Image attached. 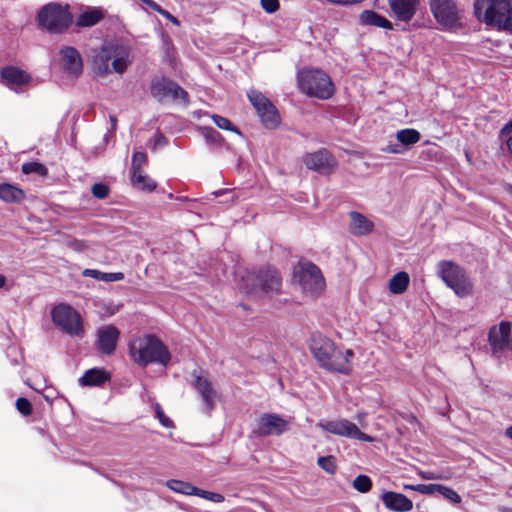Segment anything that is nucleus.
<instances>
[{
  "instance_id": "obj_14",
  "label": "nucleus",
  "mask_w": 512,
  "mask_h": 512,
  "mask_svg": "<svg viewBox=\"0 0 512 512\" xmlns=\"http://www.w3.org/2000/svg\"><path fill=\"white\" fill-rule=\"evenodd\" d=\"M488 343L493 354L502 353L512 343V325L508 321H501L488 332Z\"/></svg>"
},
{
  "instance_id": "obj_19",
  "label": "nucleus",
  "mask_w": 512,
  "mask_h": 512,
  "mask_svg": "<svg viewBox=\"0 0 512 512\" xmlns=\"http://www.w3.org/2000/svg\"><path fill=\"white\" fill-rule=\"evenodd\" d=\"M391 11L397 20L409 22L415 15L419 0H388Z\"/></svg>"
},
{
  "instance_id": "obj_55",
  "label": "nucleus",
  "mask_w": 512,
  "mask_h": 512,
  "mask_svg": "<svg viewBox=\"0 0 512 512\" xmlns=\"http://www.w3.org/2000/svg\"><path fill=\"white\" fill-rule=\"evenodd\" d=\"M506 147L512 154V136H509L506 140Z\"/></svg>"
},
{
  "instance_id": "obj_61",
  "label": "nucleus",
  "mask_w": 512,
  "mask_h": 512,
  "mask_svg": "<svg viewBox=\"0 0 512 512\" xmlns=\"http://www.w3.org/2000/svg\"><path fill=\"white\" fill-rule=\"evenodd\" d=\"M508 191L512 194V185L508 186Z\"/></svg>"
},
{
  "instance_id": "obj_36",
  "label": "nucleus",
  "mask_w": 512,
  "mask_h": 512,
  "mask_svg": "<svg viewBox=\"0 0 512 512\" xmlns=\"http://www.w3.org/2000/svg\"><path fill=\"white\" fill-rule=\"evenodd\" d=\"M353 487L361 492V493H366L368 492L371 487H372V481L371 479L366 476V475H358L354 480H353Z\"/></svg>"
},
{
  "instance_id": "obj_22",
  "label": "nucleus",
  "mask_w": 512,
  "mask_h": 512,
  "mask_svg": "<svg viewBox=\"0 0 512 512\" xmlns=\"http://www.w3.org/2000/svg\"><path fill=\"white\" fill-rule=\"evenodd\" d=\"M1 77L10 89H16L17 87L27 85L31 80L29 74L14 66L4 68L1 71Z\"/></svg>"
},
{
  "instance_id": "obj_8",
  "label": "nucleus",
  "mask_w": 512,
  "mask_h": 512,
  "mask_svg": "<svg viewBox=\"0 0 512 512\" xmlns=\"http://www.w3.org/2000/svg\"><path fill=\"white\" fill-rule=\"evenodd\" d=\"M293 279L304 293L312 296L321 293L325 287L321 270L311 262L299 263L294 268Z\"/></svg>"
},
{
  "instance_id": "obj_26",
  "label": "nucleus",
  "mask_w": 512,
  "mask_h": 512,
  "mask_svg": "<svg viewBox=\"0 0 512 512\" xmlns=\"http://www.w3.org/2000/svg\"><path fill=\"white\" fill-rule=\"evenodd\" d=\"M110 379V374L103 368L87 370L79 379L82 386H101Z\"/></svg>"
},
{
  "instance_id": "obj_25",
  "label": "nucleus",
  "mask_w": 512,
  "mask_h": 512,
  "mask_svg": "<svg viewBox=\"0 0 512 512\" xmlns=\"http://www.w3.org/2000/svg\"><path fill=\"white\" fill-rule=\"evenodd\" d=\"M351 221V232L354 235L364 236L372 232L373 223L363 214L352 211L349 214Z\"/></svg>"
},
{
  "instance_id": "obj_51",
  "label": "nucleus",
  "mask_w": 512,
  "mask_h": 512,
  "mask_svg": "<svg viewBox=\"0 0 512 512\" xmlns=\"http://www.w3.org/2000/svg\"><path fill=\"white\" fill-rule=\"evenodd\" d=\"M512 132V119L509 120L501 129L500 136L509 135Z\"/></svg>"
},
{
  "instance_id": "obj_28",
  "label": "nucleus",
  "mask_w": 512,
  "mask_h": 512,
  "mask_svg": "<svg viewBox=\"0 0 512 512\" xmlns=\"http://www.w3.org/2000/svg\"><path fill=\"white\" fill-rule=\"evenodd\" d=\"M103 12L98 8H92L82 12L77 20L76 25L79 27H91L97 24L103 18Z\"/></svg>"
},
{
  "instance_id": "obj_58",
  "label": "nucleus",
  "mask_w": 512,
  "mask_h": 512,
  "mask_svg": "<svg viewBox=\"0 0 512 512\" xmlns=\"http://www.w3.org/2000/svg\"><path fill=\"white\" fill-rule=\"evenodd\" d=\"M422 477L424 479H434V476L431 473H423Z\"/></svg>"
},
{
  "instance_id": "obj_41",
  "label": "nucleus",
  "mask_w": 512,
  "mask_h": 512,
  "mask_svg": "<svg viewBox=\"0 0 512 512\" xmlns=\"http://www.w3.org/2000/svg\"><path fill=\"white\" fill-rule=\"evenodd\" d=\"M147 161V156L144 152L137 151L132 156L131 172L143 171L142 165Z\"/></svg>"
},
{
  "instance_id": "obj_31",
  "label": "nucleus",
  "mask_w": 512,
  "mask_h": 512,
  "mask_svg": "<svg viewBox=\"0 0 512 512\" xmlns=\"http://www.w3.org/2000/svg\"><path fill=\"white\" fill-rule=\"evenodd\" d=\"M132 185L139 190L151 192L156 188V182L143 171H135L131 176Z\"/></svg>"
},
{
  "instance_id": "obj_18",
  "label": "nucleus",
  "mask_w": 512,
  "mask_h": 512,
  "mask_svg": "<svg viewBox=\"0 0 512 512\" xmlns=\"http://www.w3.org/2000/svg\"><path fill=\"white\" fill-rule=\"evenodd\" d=\"M64 71L77 78L83 71V61L78 50L71 46L63 47L60 50Z\"/></svg>"
},
{
  "instance_id": "obj_46",
  "label": "nucleus",
  "mask_w": 512,
  "mask_h": 512,
  "mask_svg": "<svg viewBox=\"0 0 512 512\" xmlns=\"http://www.w3.org/2000/svg\"><path fill=\"white\" fill-rule=\"evenodd\" d=\"M155 412L156 416L159 419V422L162 426L169 428L172 426V421L164 414V411L162 410L161 406L159 404H156L155 406Z\"/></svg>"
},
{
  "instance_id": "obj_40",
  "label": "nucleus",
  "mask_w": 512,
  "mask_h": 512,
  "mask_svg": "<svg viewBox=\"0 0 512 512\" xmlns=\"http://www.w3.org/2000/svg\"><path fill=\"white\" fill-rule=\"evenodd\" d=\"M437 493L441 494L442 496H444L446 499L450 500L453 503L461 502L460 495L453 489L448 488L444 485H441V484L438 485Z\"/></svg>"
},
{
  "instance_id": "obj_56",
  "label": "nucleus",
  "mask_w": 512,
  "mask_h": 512,
  "mask_svg": "<svg viewBox=\"0 0 512 512\" xmlns=\"http://www.w3.org/2000/svg\"><path fill=\"white\" fill-rule=\"evenodd\" d=\"M6 284V277L0 274V288H3Z\"/></svg>"
},
{
  "instance_id": "obj_17",
  "label": "nucleus",
  "mask_w": 512,
  "mask_h": 512,
  "mask_svg": "<svg viewBox=\"0 0 512 512\" xmlns=\"http://www.w3.org/2000/svg\"><path fill=\"white\" fill-rule=\"evenodd\" d=\"M304 163L308 169L321 173H329L336 165L334 157L325 149L305 155Z\"/></svg>"
},
{
  "instance_id": "obj_9",
  "label": "nucleus",
  "mask_w": 512,
  "mask_h": 512,
  "mask_svg": "<svg viewBox=\"0 0 512 512\" xmlns=\"http://www.w3.org/2000/svg\"><path fill=\"white\" fill-rule=\"evenodd\" d=\"M317 426L323 431L333 435L357 439L364 442H372V436L362 432L353 422L347 419L325 420L322 419Z\"/></svg>"
},
{
  "instance_id": "obj_42",
  "label": "nucleus",
  "mask_w": 512,
  "mask_h": 512,
  "mask_svg": "<svg viewBox=\"0 0 512 512\" xmlns=\"http://www.w3.org/2000/svg\"><path fill=\"white\" fill-rule=\"evenodd\" d=\"M82 275L85 277H91L98 281L110 282V278H109L110 273L101 272L96 269H85L82 272Z\"/></svg>"
},
{
  "instance_id": "obj_37",
  "label": "nucleus",
  "mask_w": 512,
  "mask_h": 512,
  "mask_svg": "<svg viewBox=\"0 0 512 512\" xmlns=\"http://www.w3.org/2000/svg\"><path fill=\"white\" fill-rule=\"evenodd\" d=\"M212 120L218 128L233 131L235 133L240 134L239 130L232 124V122L229 119L222 117L220 115L213 114Z\"/></svg>"
},
{
  "instance_id": "obj_48",
  "label": "nucleus",
  "mask_w": 512,
  "mask_h": 512,
  "mask_svg": "<svg viewBox=\"0 0 512 512\" xmlns=\"http://www.w3.org/2000/svg\"><path fill=\"white\" fill-rule=\"evenodd\" d=\"M153 11L159 13L169 21H171L174 25H179V21L176 17H174L172 14H170L167 10H164L159 4H157V7H155Z\"/></svg>"
},
{
  "instance_id": "obj_59",
  "label": "nucleus",
  "mask_w": 512,
  "mask_h": 512,
  "mask_svg": "<svg viewBox=\"0 0 512 512\" xmlns=\"http://www.w3.org/2000/svg\"><path fill=\"white\" fill-rule=\"evenodd\" d=\"M223 193H224V191H223V190H221V191L214 192V195H215V196H219V195H221V194H223Z\"/></svg>"
},
{
  "instance_id": "obj_11",
  "label": "nucleus",
  "mask_w": 512,
  "mask_h": 512,
  "mask_svg": "<svg viewBox=\"0 0 512 512\" xmlns=\"http://www.w3.org/2000/svg\"><path fill=\"white\" fill-rule=\"evenodd\" d=\"M52 320L56 326L71 336H80L83 333L80 316L70 305H57L52 310Z\"/></svg>"
},
{
  "instance_id": "obj_34",
  "label": "nucleus",
  "mask_w": 512,
  "mask_h": 512,
  "mask_svg": "<svg viewBox=\"0 0 512 512\" xmlns=\"http://www.w3.org/2000/svg\"><path fill=\"white\" fill-rule=\"evenodd\" d=\"M199 132L209 144L218 146L223 141L222 135L212 127H199Z\"/></svg>"
},
{
  "instance_id": "obj_2",
  "label": "nucleus",
  "mask_w": 512,
  "mask_h": 512,
  "mask_svg": "<svg viewBox=\"0 0 512 512\" xmlns=\"http://www.w3.org/2000/svg\"><path fill=\"white\" fill-rule=\"evenodd\" d=\"M129 355L135 363L142 367L151 363L166 366L171 359L166 346L154 335H144L131 340Z\"/></svg>"
},
{
  "instance_id": "obj_50",
  "label": "nucleus",
  "mask_w": 512,
  "mask_h": 512,
  "mask_svg": "<svg viewBox=\"0 0 512 512\" xmlns=\"http://www.w3.org/2000/svg\"><path fill=\"white\" fill-rule=\"evenodd\" d=\"M326 1H327V2H330V3H332V4L348 6V5H355V4H359V3H361L363 0H326Z\"/></svg>"
},
{
  "instance_id": "obj_10",
  "label": "nucleus",
  "mask_w": 512,
  "mask_h": 512,
  "mask_svg": "<svg viewBox=\"0 0 512 512\" xmlns=\"http://www.w3.org/2000/svg\"><path fill=\"white\" fill-rule=\"evenodd\" d=\"M247 97L266 128L274 129L280 123V116L270 100L257 90H250Z\"/></svg>"
},
{
  "instance_id": "obj_49",
  "label": "nucleus",
  "mask_w": 512,
  "mask_h": 512,
  "mask_svg": "<svg viewBox=\"0 0 512 512\" xmlns=\"http://www.w3.org/2000/svg\"><path fill=\"white\" fill-rule=\"evenodd\" d=\"M505 23H503L500 30L508 31L512 33V5H510L509 13H507V16L505 17Z\"/></svg>"
},
{
  "instance_id": "obj_39",
  "label": "nucleus",
  "mask_w": 512,
  "mask_h": 512,
  "mask_svg": "<svg viewBox=\"0 0 512 512\" xmlns=\"http://www.w3.org/2000/svg\"><path fill=\"white\" fill-rule=\"evenodd\" d=\"M22 172L24 174H38V175H45L47 172V169L38 162H27L22 165Z\"/></svg>"
},
{
  "instance_id": "obj_57",
  "label": "nucleus",
  "mask_w": 512,
  "mask_h": 512,
  "mask_svg": "<svg viewBox=\"0 0 512 512\" xmlns=\"http://www.w3.org/2000/svg\"><path fill=\"white\" fill-rule=\"evenodd\" d=\"M505 435H506L508 438L512 439V426H510V427H508V428L506 429V431H505Z\"/></svg>"
},
{
  "instance_id": "obj_12",
  "label": "nucleus",
  "mask_w": 512,
  "mask_h": 512,
  "mask_svg": "<svg viewBox=\"0 0 512 512\" xmlns=\"http://www.w3.org/2000/svg\"><path fill=\"white\" fill-rule=\"evenodd\" d=\"M150 91L152 96L159 102L172 99L174 101L181 100L183 103H188L187 92L176 82L165 77L154 78L151 81Z\"/></svg>"
},
{
  "instance_id": "obj_38",
  "label": "nucleus",
  "mask_w": 512,
  "mask_h": 512,
  "mask_svg": "<svg viewBox=\"0 0 512 512\" xmlns=\"http://www.w3.org/2000/svg\"><path fill=\"white\" fill-rule=\"evenodd\" d=\"M194 496H198L200 498L206 499L214 503H221L225 500L224 496L220 493L206 491L200 488H197V491L195 492Z\"/></svg>"
},
{
  "instance_id": "obj_43",
  "label": "nucleus",
  "mask_w": 512,
  "mask_h": 512,
  "mask_svg": "<svg viewBox=\"0 0 512 512\" xmlns=\"http://www.w3.org/2000/svg\"><path fill=\"white\" fill-rule=\"evenodd\" d=\"M91 192L95 198L105 199L109 194V187L104 183H95L91 188Z\"/></svg>"
},
{
  "instance_id": "obj_1",
  "label": "nucleus",
  "mask_w": 512,
  "mask_h": 512,
  "mask_svg": "<svg viewBox=\"0 0 512 512\" xmlns=\"http://www.w3.org/2000/svg\"><path fill=\"white\" fill-rule=\"evenodd\" d=\"M309 349L323 369L344 375L351 372V359L354 356L351 349H338L331 339L321 333L312 334Z\"/></svg>"
},
{
  "instance_id": "obj_16",
  "label": "nucleus",
  "mask_w": 512,
  "mask_h": 512,
  "mask_svg": "<svg viewBox=\"0 0 512 512\" xmlns=\"http://www.w3.org/2000/svg\"><path fill=\"white\" fill-rule=\"evenodd\" d=\"M119 336L120 331L114 325H105L100 327L97 330V349L105 355L113 354L116 349Z\"/></svg>"
},
{
  "instance_id": "obj_6",
  "label": "nucleus",
  "mask_w": 512,
  "mask_h": 512,
  "mask_svg": "<svg viewBox=\"0 0 512 512\" xmlns=\"http://www.w3.org/2000/svg\"><path fill=\"white\" fill-rule=\"evenodd\" d=\"M510 5L509 0H476L474 14L479 21L500 30Z\"/></svg>"
},
{
  "instance_id": "obj_47",
  "label": "nucleus",
  "mask_w": 512,
  "mask_h": 512,
  "mask_svg": "<svg viewBox=\"0 0 512 512\" xmlns=\"http://www.w3.org/2000/svg\"><path fill=\"white\" fill-rule=\"evenodd\" d=\"M261 6L267 13H274L279 9L278 0H260Z\"/></svg>"
},
{
  "instance_id": "obj_52",
  "label": "nucleus",
  "mask_w": 512,
  "mask_h": 512,
  "mask_svg": "<svg viewBox=\"0 0 512 512\" xmlns=\"http://www.w3.org/2000/svg\"><path fill=\"white\" fill-rule=\"evenodd\" d=\"M109 278H110V282L121 281L124 279V274L122 272L110 273Z\"/></svg>"
},
{
  "instance_id": "obj_20",
  "label": "nucleus",
  "mask_w": 512,
  "mask_h": 512,
  "mask_svg": "<svg viewBox=\"0 0 512 512\" xmlns=\"http://www.w3.org/2000/svg\"><path fill=\"white\" fill-rule=\"evenodd\" d=\"M194 386L203 400L205 412L210 413L214 408L215 399L218 398L217 391L206 378L201 376L195 378Z\"/></svg>"
},
{
  "instance_id": "obj_7",
  "label": "nucleus",
  "mask_w": 512,
  "mask_h": 512,
  "mask_svg": "<svg viewBox=\"0 0 512 512\" xmlns=\"http://www.w3.org/2000/svg\"><path fill=\"white\" fill-rule=\"evenodd\" d=\"M38 24L51 33H62L72 23V15L67 7L58 3L44 5L37 15Z\"/></svg>"
},
{
  "instance_id": "obj_53",
  "label": "nucleus",
  "mask_w": 512,
  "mask_h": 512,
  "mask_svg": "<svg viewBox=\"0 0 512 512\" xmlns=\"http://www.w3.org/2000/svg\"><path fill=\"white\" fill-rule=\"evenodd\" d=\"M166 144V139L163 135L157 134L154 142V147L163 146Z\"/></svg>"
},
{
  "instance_id": "obj_4",
  "label": "nucleus",
  "mask_w": 512,
  "mask_h": 512,
  "mask_svg": "<svg viewBox=\"0 0 512 512\" xmlns=\"http://www.w3.org/2000/svg\"><path fill=\"white\" fill-rule=\"evenodd\" d=\"M437 274L443 282L460 298H466L473 293V283L466 271L452 261H440Z\"/></svg>"
},
{
  "instance_id": "obj_30",
  "label": "nucleus",
  "mask_w": 512,
  "mask_h": 512,
  "mask_svg": "<svg viewBox=\"0 0 512 512\" xmlns=\"http://www.w3.org/2000/svg\"><path fill=\"white\" fill-rule=\"evenodd\" d=\"M24 197V192L20 188L7 183L0 184V199L3 201L20 202Z\"/></svg>"
},
{
  "instance_id": "obj_44",
  "label": "nucleus",
  "mask_w": 512,
  "mask_h": 512,
  "mask_svg": "<svg viewBox=\"0 0 512 512\" xmlns=\"http://www.w3.org/2000/svg\"><path fill=\"white\" fill-rule=\"evenodd\" d=\"M17 410L24 416L32 413V405L26 398H18L16 401Z\"/></svg>"
},
{
  "instance_id": "obj_21",
  "label": "nucleus",
  "mask_w": 512,
  "mask_h": 512,
  "mask_svg": "<svg viewBox=\"0 0 512 512\" xmlns=\"http://www.w3.org/2000/svg\"><path fill=\"white\" fill-rule=\"evenodd\" d=\"M382 502L385 507L395 512H408L413 508L412 501L404 494L387 491L382 494Z\"/></svg>"
},
{
  "instance_id": "obj_29",
  "label": "nucleus",
  "mask_w": 512,
  "mask_h": 512,
  "mask_svg": "<svg viewBox=\"0 0 512 512\" xmlns=\"http://www.w3.org/2000/svg\"><path fill=\"white\" fill-rule=\"evenodd\" d=\"M410 283V277L408 273L401 271L396 273L389 281V290L392 294L404 293Z\"/></svg>"
},
{
  "instance_id": "obj_3",
  "label": "nucleus",
  "mask_w": 512,
  "mask_h": 512,
  "mask_svg": "<svg viewBox=\"0 0 512 512\" xmlns=\"http://www.w3.org/2000/svg\"><path fill=\"white\" fill-rule=\"evenodd\" d=\"M298 85L303 93L322 100L331 98L335 92L330 76L318 69L300 71Z\"/></svg>"
},
{
  "instance_id": "obj_32",
  "label": "nucleus",
  "mask_w": 512,
  "mask_h": 512,
  "mask_svg": "<svg viewBox=\"0 0 512 512\" xmlns=\"http://www.w3.org/2000/svg\"><path fill=\"white\" fill-rule=\"evenodd\" d=\"M166 486L175 493L188 496H194L195 492L197 491V487L191 483L176 479L168 480L166 482Z\"/></svg>"
},
{
  "instance_id": "obj_27",
  "label": "nucleus",
  "mask_w": 512,
  "mask_h": 512,
  "mask_svg": "<svg viewBox=\"0 0 512 512\" xmlns=\"http://www.w3.org/2000/svg\"><path fill=\"white\" fill-rule=\"evenodd\" d=\"M359 19L362 25L392 29V24L389 20L372 10H364L360 14Z\"/></svg>"
},
{
  "instance_id": "obj_24",
  "label": "nucleus",
  "mask_w": 512,
  "mask_h": 512,
  "mask_svg": "<svg viewBox=\"0 0 512 512\" xmlns=\"http://www.w3.org/2000/svg\"><path fill=\"white\" fill-rule=\"evenodd\" d=\"M130 64V51L122 45H113L111 51V66L114 72L122 74Z\"/></svg>"
},
{
  "instance_id": "obj_15",
  "label": "nucleus",
  "mask_w": 512,
  "mask_h": 512,
  "mask_svg": "<svg viewBox=\"0 0 512 512\" xmlns=\"http://www.w3.org/2000/svg\"><path fill=\"white\" fill-rule=\"evenodd\" d=\"M288 430V422L281 416L273 413H265L259 419L254 433L257 436H279Z\"/></svg>"
},
{
  "instance_id": "obj_23",
  "label": "nucleus",
  "mask_w": 512,
  "mask_h": 512,
  "mask_svg": "<svg viewBox=\"0 0 512 512\" xmlns=\"http://www.w3.org/2000/svg\"><path fill=\"white\" fill-rule=\"evenodd\" d=\"M112 44L104 45L93 55V70L97 75L104 76L110 72Z\"/></svg>"
},
{
  "instance_id": "obj_54",
  "label": "nucleus",
  "mask_w": 512,
  "mask_h": 512,
  "mask_svg": "<svg viewBox=\"0 0 512 512\" xmlns=\"http://www.w3.org/2000/svg\"><path fill=\"white\" fill-rule=\"evenodd\" d=\"M110 122H111V128H112L113 130H115V129H116V126H117V118H116V116L111 115V116H110Z\"/></svg>"
},
{
  "instance_id": "obj_13",
  "label": "nucleus",
  "mask_w": 512,
  "mask_h": 512,
  "mask_svg": "<svg viewBox=\"0 0 512 512\" xmlns=\"http://www.w3.org/2000/svg\"><path fill=\"white\" fill-rule=\"evenodd\" d=\"M430 9L442 26L452 29L458 25V10L453 0H431Z\"/></svg>"
},
{
  "instance_id": "obj_60",
  "label": "nucleus",
  "mask_w": 512,
  "mask_h": 512,
  "mask_svg": "<svg viewBox=\"0 0 512 512\" xmlns=\"http://www.w3.org/2000/svg\"><path fill=\"white\" fill-rule=\"evenodd\" d=\"M412 487H415V485H404V488H405V489H410V490H412Z\"/></svg>"
},
{
  "instance_id": "obj_5",
  "label": "nucleus",
  "mask_w": 512,
  "mask_h": 512,
  "mask_svg": "<svg viewBox=\"0 0 512 512\" xmlns=\"http://www.w3.org/2000/svg\"><path fill=\"white\" fill-rule=\"evenodd\" d=\"M243 288L252 297L261 298L265 294L278 293L281 288V278L274 269H261L257 275L248 274L244 279Z\"/></svg>"
},
{
  "instance_id": "obj_33",
  "label": "nucleus",
  "mask_w": 512,
  "mask_h": 512,
  "mask_svg": "<svg viewBox=\"0 0 512 512\" xmlns=\"http://www.w3.org/2000/svg\"><path fill=\"white\" fill-rule=\"evenodd\" d=\"M420 133L415 129H402L397 132V140L404 145L415 144L420 140Z\"/></svg>"
},
{
  "instance_id": "obj_45",
  "label": "nucleus",
  "mask_w": 512,
  "mask_h": 512,
  "mask_svg": "<svg viewBox=\"0 0 512 512\" xmlns=\"http://www.w3.org/2000/svg\"><path fill=\"white\" fill-rule=\"evenodd\" d=\"M439 484H417L412 487V491L419 492L421 494H434L437 492Z\"/></svg>"
},
{
  "instance_id": "obj_35",
  "label": "nucleus",
  "mask_w": 512,
  "mask_h": 512,
  "mask_svg": "<svg viewBox=\"0 0 512 512\" xmlns=\"http://www.w3.org/2000/svg\"><path fill=\"white\" fill-rule=\"evenodd\" d=\"M318 466L329 474H334L336 471V459L334 456H323L317 460Z\"/></svg>"
}]
</instances>
